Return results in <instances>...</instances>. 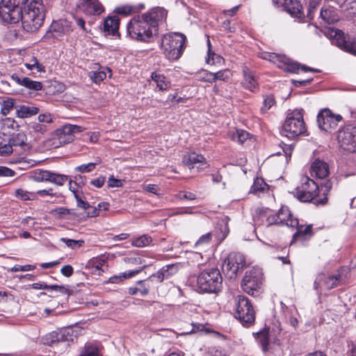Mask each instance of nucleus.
I'll return each instance as SVG.
<instances>
[{
  "label": "nucleus",
  "mask_w": 356,
  "mask_h": 356,
  "mask_svg": "<svg viewBox=\"0 0 356 356\" xmlns=\"http://www.w3.org/2000/svg\"><path fill=\"white\" fill-rule=\"evenodd\" d=\"M22 27L27 32H35L43 24L44 7L42 0H22Z\"/></svg>",
  "instance_id": "nucleus-1"
},
{
  "label": "nucleus",
  "mask_w": 356,
  "mask_h": 356,
  "mask_svg": "<svg viewBox=\"0 0 356 356\" xmlns=\"http://www.w3.org/2000/svg\"><path fill=\"white\" fill-rule=\"evenodd\" d=\"M304 111L302 108L289 110L282 124L281 134L290 139L304 134L306 131V124L303 119Z\"/></svg>",
  "instance_id": "nucleus-2"
},
{
  "label": "nucleus",
  "mask_w": 356,
  "mask_h": 356,
  "mask_svg": "<svg viewBox=\"0 0 356 356\" xmlns=\"http://www.w3.org/2000/svg\"><path fill=\"white\" fill-rule=\"evenodd\" d=\"M186 40V36L180 33L164 35L161 44L162 53L170 60L179 59L183 54Z\"/></svg>",
  "instance_id": "nucleus-3"
},
{
  "label": "nucleus",
  "mask_w": 356,
  "mask_h": 356,
  "mask_svg": "<svg viewBox=\"0 0 356 356\" xmlns=\"http://www.w3.org/2000/svg\"><path fill=\"white\" fill-rule=\"evenodd\" d=\"M319 188L318 184L309 177H302L300 184L293 192L294 196L302 202H311L314 204H324L327 202V197L317 198Z\"/></svg>",
  "instance_id": "nucleus-4"
},
{
  "label": "nucleus",
  "mask_w": 356,
  "mask_h": 356,
  "mask_svg": "<svg viewBox=\"0 0 356 356\" xmlns=\"http://www.w3.org/2000/svg\"><path fill=\"white\" fill-rule=\"evenodd\" d=\"M222 286V277L216 268L205 269L197 277V287L201 293H217Z\"/></svg>",
  "instance_id": "nucleus-5"
},
{
  "label": "nucleus",
  "mask_w": 356,
  "mask_h": 356,
  "mask_svg": "<svg viewBox=\"0 0 356 356\" xmlns=\"http://www.w3.org/2000/svg\"><path fill=\"white\" fill-rule=\"evenodd\" d=\"M127 29L130 37L138 41L148 42L154 35L153 29L143 15L131 19Z\"/></svg>",
  "instance_id": "nucleus-6"
},
{
  "label": "nucleus",
  "mask_w": 356,
  "mask_h": 356,
  "mask_svg": "<svg viewBox=\"0 0 356 356\" xmlns=\"http://www.w3.org/2000/svg\"><path fill=\"white\" fill-rule=\"evenodd\" d=\"M236 318L238 319L243 326H250L255 320V312L249 299L244 296H238L236 298Z\"/></svg>",
  "instance_id": "nucleus-7"
},
{
  "label": "nucleus",
  "mask_w": 356,
  "mask_h": 356,
  "mask_svg": "<svg viewBox=\"0 0 356 356\" xmlns=\"http://www.w3.org/2000/svg\"><path fill=\"white\" fill-rule=\"evenodd\" d=\"M22 0H1L0 17L8 24H15L20 20L23 6Z\"/></svg>",
  "instance_id": "nucleus-8"
},
{
  "label": "nucleus",
  "mask_w": 356,
  "mask_h": 356,
  "mask_svg": "<svg viewBox=\"0 0 356 356\" xmlns=\"http://www.w3.org/2000/svg\"><path fill=\"white\" fill-rule=\"evenodd\" d=\"M72 330L70 328L58 332H51L43 336L41 342L44 345L60 347V350H65L69 346V342L73 341Z\"/></svg>",
  "instance_id": "nucleus-9"
},
{
  "label": "nucleus",
  "mask_w": 356,
  "mask_h": 356,
  "mask_svg": "<svg viewBox=\"0 0 356 356\" xmlns=\"http://www.w3.org/2000/svg\"><path fill=\"white\" fill-rule=\"evenodd\" d=\"M262 272L259 268H252L246 271L241 282V287L248 294L254 295L260 289L262 282Z\"/></svg>",
  "instance_id": "nucleus-10"
},
{
  "label": "nucleus",
  "mask_w": 356,
  "mask_h": 356,
  "mask_svg": "<svg viewBox=\"0 0 356 356\" xmlns=\"http://www.w3.org/2000/svg\"><path fill=\"white\" fill-rule=\"evenodd\" d=\"M245 266V259L240 252H231L222 264V270L230 279L236 277L239 270Z\"/></svg>",
  "instance_id": "nucleus-11"
},
{
  "label": "nucleus",
  "mask_w": 356,
  "mask_h": 356,
  "mask_svg": "<svg viewBox=\"0 0 356 356\" xmlns=\"http://www.w3.org/2000/svg\"><path fill=\"white\" fill-rule=\"evenodd\" d=\"M341 147L348 152H356V126L348 124L339 130L337 136Z\"/></svg>",
  "instance_id": "nucleus-12"
},
{
  "label": "nucleus",
  "mask_w": 356,
  "mask_h": 356,
  "mask_svg": "<svg viewBox=\"0 0 356 356\" xmlns=\"http://www.w3.org/2000/svg\"><path fill=\"white\" fill-rule=\"evenodd\" d=\"M267 225H277L290 227H297L298 220L293 218L287 207H282L277 213L267 217Z\"/></svg>",
  "instance_id": "nucleus-13"
},
{
  "label": "nucleus",
  "mask_w": 356,
  "mask_h": 356,
  "mask_svg": "<svg viewBox=\"0 0 356 356\" xmlns=\"http://www.w3.org/2000/svg\"><path fill=\"white\" fill-rule=\"evenodd\" d=\"M341 120L340 115L333 114L328 108L321 110L317 115L318 127L326 132L335 129Z\"/></svg>",
  "instance_id": "nucleus-14"
},
{
  "label": "nucleus",
  "mask_w": 356,
  "mask_h": 356,
  "mask_svg": "<svg viewBox=\"0 0 356 356\" xmlns=\"http://www.w3.org/2000/svg\"><path fill=\"white\" fill-rule=\"evenodd\" d=\"M264 58L277 65L279 68L286 72L298 73L300 68L299 63L291 60L284 55L277 54L275 53H268Z\"/></svg>",
  "instance_id": "nucleus-15"
},
{
  "label": "nucleus",
  "mask_w": 356,
  "mask_h": 356,
  "mask_svg": "<svg viewBox=\"0 0 356 356\" xmlns=\"http://www.w3.org/2000/svg\"><path fill=\"white\" fill-rule=\"evenodd\" d=\"M33 179L37 181L50 182L60 186L68 181V176L49 170H37L34 172Z\"/></svg>",
  "instance_id": "nucleus-16"
},
{
  "label": "nucleus",
  "mask_w": 356,
  "mask_h": 356,
  "mask_svg": "<svg viewBox=\"0 0 356 356\" xmlns=\"http://www.w3.org/2000/svg\"><path fill=\"white\" fill-rule=\"evenodd\" d=\"M167 15L168 11L161 7L154 8L143 14L144 19L153 29L154 35L157 33L159 24L165 20Z\"/></svg>",
  "instance_id": "nucleus-17"
},
{
  "label": "nucleus",
  "mask_w": 356,
  "mask_h": 356,
  "mask_svg": "<svg viewBox=\"0 0 356 356\" xmlns=\"http://www.w3.org/2000/svg\"><path fill=\"white\" fill-rule=\"evenodd\" d=\"M342 281L343 277L341 274L329 275L322 273L316 277L314 288L316 290H330L337 286Z\"/></svg>",
  "instance_id": "nucleus-18"
},
{
  "label": "nucleus",
  "mask_w": 356,
  "mask_h": 356,
  "mask_svg": "<svg viewBox=\"0 0 356 356\" xmlns=\"http://www.w3.org/2000/svg\"><path fill=\"white\" fill-rule=\"evenodd\" d=\"M79 8L87 15H99L104 11L99 0H80Z\"/></svg>",
  "instance_id": "nucleus-19"
},
{
  "label": "nucleus",
  "mask_w": 356,
  "mask_h": 356,
  "mask_svg": "<svg viewBox=\"0 0 356 356\" xmlns=\"http://www.w3.org/2000/svg\"><path fill=\"white\" fill-rule=\"evenodd\" d=\"M183 161L189 169H193L196 167L198 171L207 167L205 158L202 154L195 152H191L186 155Z\"/></svg>",
  "instance_id": "nucleus-20"
},
{
  "label": "nucleus",
  "mask_w": 356,
  "mask_h": 356,
  "mask_svg": "<svg viewBox=\"0 0 356 356\" xmlns=\"http://www.w3.org/2000/svg\"><path fill=\"white\" fill-rule=\"evenodd\" d=\"M310 173L316 178L325 179L329 174V166L327 163L316 159L312 164Z\"/></svg>",
  "instance_id": "nucleus-21"
},
{
  "label": "nucleus",
  "mask_w": 356,
  "mask_h": 356,
  "mask_svg": "<svg viewBox=\"0 0 356 356\" xmlns=\"http://www.w3.org/2000/svg\"><path fill=\"white\" fill-rule=\"evenodd\" d=\"M327 37L330 38L333 44L344 51L348 40H346L344 33L341 30L330 29L327 32Z\"/></svg>",
  "instance_id": "nucleus-22"
},
{
  "label": "nucleus",
  "mask_w": 356,
  "mask_h": 356,
  "mask_svg": "<svg viewBox=\"0 0 356 356\" xmlns=\"http://www.w3.org/2000/svg\"><path fill=\"white\" fill-rule=\"evenodd\" d=\"M243 86L246 89L255 92L258 89V83L254 73L247 66L243 67Z\"/></svg>",
  "instance_id": "nucleus-23"
},
{
  "label": "nucleus",
  "mask_w": 356,
  "mask_h": 356,
  "mask_svg": "<svg viewBox=\"0 0 356 356\" xmlns=\"http://www.w3.org/2000/svg\"><path fill=\"white\" fill-rule=\"evenodd\" d=\"M283 8L295 17L300 19L304 15L302 5L297 0H285Z\"/></svg>",
  "instance_id": "nucleus-24"
},
{
  "label": "nucleus",
  "mask_w": 356,
  "mask_h": 356,
  "mask_svg": "<svg viewBox=\"0 0 356 356\" xmlns=\"http://www.w3.org/2000/svg\"><path fill=\"white\" fill-rule=\"evenodd\" d=\"M179 269V264H168L161 268L158 272L156 273L157 279L162 282L164 280H167L172 275L177 273Z\"/></svg>",
  "instance_id": "nucleus-25"
},
{
  "label": "nucleus",
  "mask_w": 356,
  "mask_h": 356,
  "mask_svg": "<svg viewBox=\"0 0 356 356\" xmlns=\"http://www.w3.org/2000/svg\"><path fill=\"white\" fill-rule=\"evenodd\" d=\"M120 19L117 16L108 17L104 21L103 29L108 35H115L118 33Z\"/></svg>",
  "instance_id": "nucleus-26"
},
{
  "label": "nucleus",
  "mask_w": 356,
  "mask_h": 356,
  "mask_svg": "<svg viewBox=\"0 0 356 356\" xmlns=\"http://www.w3.org/2000/svg\"><path fill=\"white\" fill-rule=\"evenodd\" d=\"M257 341L260 345L263 352H271L273 353L272 345L269 342L268 332L266 330H262L257 334L256 337Z\"/></svg>",
  "instance_id": "nucleus-27"
},
{
  "label": "nucleus",
  "mask_w": 356,
  "mask_h": 356,
  "mask_svg": "<svg viewBox=\"0 0 356 356\" xmlns=\"http://www.w3.org/2000/svg\"><path fill=\"white\" fill-rule=\"evenodd\" d=\"M16 116L20 118H27L36 115L39 112V108L36 106H29L27 105H20L15 107Z\"/></svg>",
  "instance_id": "nucleus-28"
},
{
  "label": "nucleus",
  "mask_w": 356,
  "mask_h": 356,
  "mask_svg": "<svg viewBox=\"0 0 356 356\" xmlns=\"http://www.w3.org/2000/svg\"><path fill=\"white\" fill-rule=\"evenodd\" d=\"M320 17L327 24H334L339 20L336 10L331 7L322 8Z\"/></svg>",
  "instance_id": "nucleus-29"
},
{
  "label": "nucleus",
  "mask_w": 356,
  "mask_h": 356,
  "mask_svg": "<svg viewBox=\"0 0 356 356\" xmlns=\"http://www.w3.org/2000/svg\"><path fill=\"white\" fill-rule=\"evenodd\" d=\"M51 29L53 32L56 33L57 35L65 34L71 31V26L68 21L60 19L54 22L51 24Z\"/></svg>",
  "instance_id": "nucleus-30"
},
{
  "label": "nucleus",
  "mask_w": 356,
  "mask_h": 356,
  "mask_svg": "<svg viewBox=\"0 0 356 356\" xmlns=\"http://www.w3.org/2000/svg\"><path fill=\"white\" fill-rule=\"evenodd\" d=\"M19 124L13 118H6L2 120L1 129L3 131V134L11 135L13 132L18 131Z\"/></svg>",
  "instance_id": "nucleus-31"
},
{
  "label": "nucleus",
  "mask_w": 356,
  "mask_h": 356,
  "mask_svg": "<svg viewBox=\"0 0 356 356\" xmlns=\"http://www.w3.org/2000/svg\"><path fill=\"white\" fill-rule=\"evenodd\" d=\"M9 138V143L13 147H22L26 145V136L24 132L18 131L17 132H13Z\"/></svg>",
  "instance_id": "nucleus-32"
},
{
  "label": "nucleus",
  "mask_w": 356,
  "mask_h": 356,
  "mask_svg": "<svg viewBox=\"0 0 356 356\" xmlns=\"http://www.w3.org/2000/svg\"><path fill=\"white\" fill-rule=\"evenodd\" d=\"M296 228L297 231L293 234V241H298L299 239H305L307 236H311L312 235V225L303 226L298 225Z\"/></svg>",
  "instance_id": "nucleus-33"
},
{
  "label": "nucleus",
  "mask_w": 356,
  "mask_h": 356,
  "mask_svg": "<svg viewBox=\"0 0 356 356\" xmlns=\"http://www.w3.org/2000/svg\"><path fill=\"white\" fill-rule=\"evenodd\" d=\"M151 77L156 83V86L159 90H165L170 88V83L167 80L166 77L163 74L157 72H152Z\"/></svg>",
  "instance_id": "nucleus-34"
},
{
  "label": "nucleus",
  "mask_w": 356,
  "mask_h": 356,
  "mask_svg": "<svg viewBox=\"0 0 356 356\" xmlns=\"http://www.w3.org/2000/svg\"><path fill=\"white\" fill-rule=\"evenodd\" d=\"M141 271V269L128 270L121 273L119 275H114L109 278V282L112 284H118L122 280L128 278H131L136 275L138 274Z\"/></svg>",
  "instance_id": "nucleus-35"
},
{
  "label": "nucleus",
  "mask_w": 356,
  "mask_h": 356,
  "mask_svg": "<svg viewBox=\"0 0 356 356\" xmlns=\"http://www.w3.org/2000/svg\"><path fill=\"white\" fill-rule=\"evenodd\" d=\"M80 356H101L99 348L96 344L86 343Z\"/></svg>",
  "instance_id": "nucleus-36"
},
{
  "label": "nucleus",
  "mask_w": 356,
  "mask_h": 356,
  "mask_svg": "<svg viewBox=\"0 0 356 356\" xmlns=\"http://www.w3.org/2000/svg\"><path fill=\"white\" fill-rule=\"evenodd\" d=\"M128 292L130 295L132 296L140 293L142 296H145L149 293L148 290L143 284L141 280L136 282L135 286L129 287Z\"/></svg>",
  "instance_id": "nucleus-37"
},
{
  "label": "nucleus",
  "mask_w": 356,
  "mask_h": 356,
  "mask_svg": "<svg viewBox=\"0 0 356 356\" xmlns=\"http://www.w3.org/2000/svg\"><path fill=\"white\" fill-rule=\"evenodd\" d=\"M267 186V184L262 178L257 177L254 180L253 184L250 188V192L252 193H257L258 192L264 191Z\"/></svg>",
  "instance_id": "nucleus-38"
},
{
  "label": "nucleus",
  "mask_w": 356,
  "mask_h": 356,
  "mask_svg": "<svg viewBox=\"0 0 356 356\" xmlns=\"http://www.w3.org/2000/svg\"><path fill=\"white\" fill-rule=\"evenodd\" d=\"M24 65L28 70L36 69L39 72H45L44 67L39 63L35 56L31 57L29 62L24 63Z\"/></svg>",
  "instance_id": "nucleus-39"
},
{
  "label": "nucleus",
  "mask_w": 356,
  "mask_h": 356,
  "mask_svg": "<svg viewBox=\"0 0 356 356\" xmlns=\"http://www.w3.org/2000/svg\"><path fill=\"white\" fill-rule=\"evenodd\" d=\"M157 275L156 273L152 274L151 276H149L147 279L141 280L143 282V284L145 286V287L148 290V293L149 292V290L151 289H154L157 286V284L161 283V280L157 279Z\"/></svg>",
  "instance_id": "nucleus-40"
},
{
  "label": "nucleus",
  "mask_w": 356,
  "mask_h": 356,
  "mask_svg": "<svg viewBox=\"0 0 356 356\" xmlns=\"http://www.w3.org/2000/svg\"><path fill=\"white\" fill-rule=\"evenodd\" d=\"M16 197L22 200H36V194L35 192H29L23 189H17L15 191Z\"/></svg>",
  "instance_id": "nucleus-41"
},
{
  "label": "nucleus",
  "mask_w": 356,
  "mask_h": 356,
  "mask_svg": "<svg viewBox=\"0 0 356 356\" xmlns=\"http://www.w3.org/2000/svg\"><path fill=\"white\" fill-rule=\"evenodd\" d=\"M152 241V239L150 236L145 234L141 236H139L136 238L135 240L133 241L132 244L133 245L138 248H143L145 246L148 245L151 243Z\"/></svg>",
  "instance_id": "nucleus-42"
},
{
  "label": "nucleus",
  "mask_w": 356,
  "mask_h": 356,
  "mask_svg": "<svg viewBox=\"0 0 356 356\" xmlns=\"http://www.w3.org/2000/svg\"><path fill=\"white\" fill-rule=\"evenodd\" d=\"M24 86L29 90L38 91L42 90V84L40 81H33L31 79L26 77L23 81Z\"/></svg>",
  "instance_id": "nucleus-43"
},
{
  "label": "nucleus",
  "mask_w": 356,
  "mask_h": 356,
  "mask_svg": "<svg viewBox=\"0 0 356 356\" xmlns=\"http://www.w3.org/2000/svg\"><path fill=\"white\" fill-rule=\"evenodd\" d=\"M13 162L19 164V168L21 170H27L35 165V161L31 159H26L24 157H21L15 161H13Z\"/></svg>",
  "instance_id": "nucleus-44"
},
{
  "label": "nucleus",
  "mask_w": 356,
  "mask_h": 356,
  "mask_svg": "<svg viewBox=\"0 0 356 356\" xmlns=\"http://www.w3.org/2000/svg\"><path fill=\"white\" fill-rule=\"evenodd\" d=\"M275 104L274 96L272 95H266L264 97L263 106L261 107V112L262 113H266Z\"/></svg>",
  "instance_id": "nucleus-45"
},
{
  "label": "nucleus",
  "mask_w": 356,
  "mask_h": 356,
  "mask_svg": "<svg viewBox=\"0 0 356 356\" xmlns=\"http://www.w3.org/2000/svg\"><path fill=\"white\" fill-rule=\"evenodd\" d=\"M197 78L200 81L212 83L214 82L213 73L207 70H202L197 73Z\"/></svg>",
  "instance_id": "nucleus-46"
},
{
  "label": "nucleus",
  "mask_w": 356,
  "mask_h": 356,
  "mask_svg": "<svg viewBox=\"0 0 356 356\" xmlns=\"http://www.w3.org/2000/svg\"><path fill=\"white\" fill-rule=\"evenodd\" d=\"M232 72L228 69H225L222 70H220L217 72L213 73V80L214 82L217 80H220L223 81H227L232 76Z\"/></svg>",
  "instance_id": "nucleus-47"
},
{
  "label": "nucleus",
  "mask_w": 356,
  "mask_h": 356,
  "mask_svg": "<svg viewBox=\"0 0 356 356\" xmlns=\"http://www.w3.org/2000/svg\"><path fill=\"white\" fill-rule=\"evenodd\" d=\"M249 137V133L242 130H236L232 135V139L240 144H243Z\"/></svg>",
  "instance_id": "nucleus-48"
},
{
  "label": "nucleus",
  "mask_w": 356,
  "mask_h": 356,
  "mask_svg": "<svg viewBox=\"0 0 356 356\" xmlns=\"http://www.w3.org/2000/svg\"><path fill=\"white\" fill-rule=\"evenodd\" d=\"M212 234L211 233H207L206 234L202 235L200 238L196 241L195 244V247L196 248H204L208 246L211 241Z\"/></svg>",
  "instance_id": "nucleus-49"
},
{
  "label": "nucleus",
  "mask_w": 356,
  "mask_h": 356,
  "mask_svg": "<svg viewBox=\"0 0 356 356\" xmlns=\"http://www.w3.org/2000/svg\"><path fill=\"white\" fill-rule=\"evenodd\" d=\"M15 106V100L11 98H8L4 100L1 106V113L4 115H8L11 110H13Z\"/></svg>",
  "instance_id": "nucleus-50"
},
{
  "label": "nucleus",
  "mask_w": 356,
  "mask_h": 356,
  "mask_svg": "<svg viewBox=\"0 0 356 356\" xmlns=\"http://www.w3.org/2000/svg\"><path fill=\"white\" fill-rule=\"evenodd\" d=\"M321 0H309V3L307 7V17L311 20L314 18V15L316 12L318 6L319 5Z\"/></svg>",
  "instance_id": "nucleus-51"
},
{
  "label": "nucleus",
  "mask_w": 356,
  "mask_h": 356,
  "mask_svg": "<svg viewBox=\"0 0 356 356\" xmlns=\"http://www.w3.org/2000/svg\"><path fill=\"white\" fill-rule=\"evenodd\" d=\"M60 241L65 243L68 248L72 249H76L81 247L84 243L82 240H74L67 238H61Z\"/></svg>",
  "instance_id": "nucleus-52"
},
{
  "label": "nucleus",
  "mask_w": 356,
  "mask_h": 356,
  "mask_svg": "<svg viewBox=\"0 0 356 356\" xmlns=\"http://www.w3.org/2000/svg\"><path fill=\"white\" fill-rule=\"evenodd\" d=\"M96 163H88L76 166L74 170L81 173L90 172L95 169Z\"/></svg>",
  "instance_id": "nucleus-53"
},
{
  "label": "nucleus",
  "mask_w": 356,
  "mask_h": 356,
  "mask_svg": "<svg viewBox=\"0 0 356 356\" xmlns=\"http://www.w3.org/2000/svg\"><path fill=\"white\" fill-rule=\"evenodd\" d=\"M89 76L94 83H99L106 79V74L103 71L90 72Z\"/></svg>",
  "instance_id": "nucleus-54"
},
{
  "label": "nucleus",
  "mask_w": 356,
  "mask_h": 356,
  "mask_svg": "<svg viewBox=\"0 0 356 356\" xmlns=\"http://www.w3.org/2000/svg\"><path fill=\"white\" fill-rule=\"evenodd\" d=\"M13 151V147L9 141L7 143L3 142L0 143V156H6L12 153Z\"/></svg>",
  "instance_id": "nucleus-55"
},
{
  "label": "nucleus",
  "mask_w": 356,
  "mask_h": 356,
  "mask_svg": "<svg viewBox=\"0 0 356 356\" xmlns=\"http://www.w3.org/2000/svg\"><path fill=\"white\" fill-rule=\"evenodd\" d=\"M53 213L59 218L71 216L74 213L72 209H69L65 207H58L53 211Z\"/></svg>",
  "instance_id": "nucleus-56"
},
{
  "label": "nucleus",
  "mask_w": 356,
  "mask_h": 356,
  "mask_svg": "<svg viewBox=\"0 0 356 356\" xmlns=\"http://www.w3.org/2000/svg\"><path fill=\"white\" fill-rule=\"evenodd\" d=\"M84 179H86L85 177H84ZM75 179L76 180L74 182H72V180L69 181V189L70 190V191H72L73 193V194L74 195H75V194H77L76 186L78 184H82V185L85 184V183L83 180V177L82 176H81V175H79V177L76 176Z\"/></svg>",
  "instance_id": "nucleus-57"
},
{
  "label": "nucleus",
  "mask_w": 356,
  "mask_h": 356,
  "mask_svg": "<svg viewBox=\"0 0 356 356\" xmlns=\"http://www.w3.org/2000/svg\"><path fill=\"white\" fill-rule=\"evenodd\" d=\"M206 61L209 65H216L223 61V58L212 51L208 54Z\"/></svg>",
  "instance_id": "nucleus-58"
},
{
  "label": "nucleus",
  "mask_w": 356,
  "mask_h": 356,
  "mask_svg": "<svg viewBox=\"0 0 356 356\" xmlns=\"http://www.w3.org/2000/svg\"><path fill=\"white\" fill-rule=\"evenodd\" d=\"M36 266L35 265L27 264L24 266L20 265H15L13 267L10 268V271L13 273L16 272H26L31 271L35 269Z\"/></svg>",
  "instance_id": "nucleus-59"
},
{
  "label": "nucleus",
  "mask_w": 356,
  "mask_h": 356,
  "mask_svg": "<svg viewBox=\"0 0 356 356\" xmlns=\"http://www.w3.org/2000/svg\"><path fill=\"white\" fill-rule=\"evenodd\" d=\"M344 7L351 15H356V0H346Z\"/></svg>",
  "instance_id": "nucleus-60"
},
{
  "label": "nucleus",
  "mask_w": 356,
  "mask_h": 356,
  "mask_svg": "<svg viewBox=\"0 0 356 356\" xmlns=\"http://www.w3.org/2000/svg\"><path fill=\"white\" fill-rule=\"evenodd\" d=\"M107 184L110 188H120L123 186V181L121 179H115L113 176H111L108 178Z\"/></svg>",
  "instance_id": "nucleus-61"
},
{
  "label": "nucleus",
  "mask_w": 356,
  "mask_h": 356,
  "mask_svg": "<svg viewBox=\"0 0 356 356\" xmlns=\"http://www.w3.org/2000/svg\"><path fill=\"white\" fill-rule=\"evenodd\" d=\"M134 8L130 6H123L121 7L116 8L115 12L118 14L123 15H129L133 12Z\"/></svg>",
  "instance_id": "nucleus-62"
},
{
  "label": "nucleus",
  "mask_w": 356,
  "mask_h": 356,
  "mask_svg": "<svg viewBox=\"0 0 356 356\" xmlns=\"http://www.w3.org/2000/svg\"><path fill=\"white\" fill-rule=\"evenodd\" d=\"M280 305L281 309L284 313L285 317H287L289 315H292L293 312H296V308L294 305L287 307L283 302H280Z\"/></svg>",
  "instance_id": "nucleus-63"
},
{
  "label": "nucleus",
  "mask_w": 356,
  "mask_h": 356,
  "mask_svg": "<svg viewBox=\"0 0 356 356\" xmlns=\"http://www.w3.org/2000/svg\"><path fill=\"white\" fill-rule=\"evenodd\" d=\"M344 51L356 56V38L348 40Z\"/></svg>",
  "instance_id": "nucleus-64"
}]
</instances>
